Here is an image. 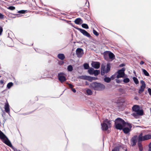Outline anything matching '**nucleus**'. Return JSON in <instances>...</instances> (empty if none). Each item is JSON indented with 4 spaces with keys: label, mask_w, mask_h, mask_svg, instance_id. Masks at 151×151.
<instances>
[{
    "label": "nucleus",
    "mask_w": 151,
    "mask_h": 151,
    "mask_svg": "<svg viewBox=\"0 0 151 151\" xmlns=\"http://www.w3.org/2000/svg\"><path fill=\"white\" fill-rule=\"evenodd\" d=\"M123 82L125 83H128L129 82L130 80L128 78H126L124 79Z\"/></svg>",
    "instance_id": "34"
},
{
    "label": "nucleus",
    "mask_w": 151,
    "mask_h": 151,
    "mask_svg": "<svg viewBox=\"0 0 151 151\" xmlns=\"http://www.w3.org/2000/svg\"><path fill=\"white\" fill-rule=\"evenodd\" d=\"M86 93L88 95H91L92 94V91L90 89H88L86 90Z\"/></svg>",
    "instance_id": "28"
},
{
    "label": "nucleus",
    "mask_w": 151,
    "mask_h": 151,
    "mask_svg": "<svg viewBox=\"0 0 151 151\" xmlns=\"http://www.w3.org/2000/svg\"><path fill=\"white\" fill-rule=\"evenodd\" d=\"M7 9L11 10H13L15 9V7L13 6H10L7 8Z\"/></svg>",
    "instance_id": "35"
},
{
    "label": "nucleus",
    "mask_w": 151,
    "mask_h": 151,
    "mask_svg": "<svg viewBox=\"0 0 151 151\" xmlns=\"http://www.w3.org/2000/svg\"><path fill=\"white\" fill-rule=\"evenodd\" d=\"M74 22L76 24H79L82 23L83 21L80 18H77L75 20Z\"/></svg>",
    "instance_id": "16"
},
{
    "label": "nucleus",
    "mask_w": 151,
    "mask_h": 151,
    "mask_svg": "<svg viewBox=\"0 0 151 151\" xmlns=\"http://www.w3.org/2000/svg\"><path fill=\"white\" fill-rule=\"evenodd\" d=\"M19 151H21L19 150Z\"/></svg>",
    "instance_id": "57"
},
{
    "label": "nucleus",
    "mask_w": 151,
    "mask_h": 151,
    "mask_svg": "<svg viewBox=\"0 0 151 151\" xmlns=\"http://www.w3.org/2000/svg\"><path fill=\"white\" fill-rule=\"evenodd\" d=\"M148 91L149 94L151 96V89L150 88H148Z\"/></svg>",
    "instance_id": "43"
},
{
    "label": "nucleus",
    "mask_w": 151,
    "mask_h": 151,
    "mask_svg": "<svg viewBox=\"0 0 151 151\" xmlns=\"http://www.w3.org/2000/svg\"><path fill=\"white\" fill-rule=\"evenodd\" d=\"M86 79L90 82L92 81V77L90 76H86Z\"/></svg>",
    "instance_id": "31"
},
{
    "label": "nucleus",
    "mask_w": 151,
    "mask_h": 151,
    "mask_svg": "<svg viewBox=\"0 0 151 151\" xmlns=\"http://www.w3.org/2000/svg\"><path fill=\"white\" fill-rule=\"evenodd\" d=\"M58 57L59 59L63 60L65 58V56L63 54L59 53L58 55Z\"/></svg>",
    "instance_id": "19"
},
{
    "label": "nucleus",
    "mask_w": 151,
    "mask_h": 151,
    "mask_svg": "<svg viewBox=\"0 0 151 151\" xmlns=\"http://www.w3.org/2000/svg\"><path fill=\"white\" fill-rule=\"evenodd\" d=\"M3 31V29L0 26V35H1Z\"/></svg>",
    "instance_id": "41"
},
{
    "label": "nucleus",
    "mask_w": 151,
    "mask_h": 151,
    "mask_svg": "<svg viewBox=\"0 0 151 151\" xmlns=\"http://www.w3.org/2000/svg\"><path fill=\"white\" fill-rule=\"evenodd\" d=\"M116 82L118 83H121V81L119 80L118 79H116Z\"/></svg>",
    "instance_id": "48"
},
{
    "label": "nucleus",
    "mask_w": 151,
    "mask_h": 151,
    "mask_svg": "<svg viewBox=\"0 0 151 151\" xmlns=\"http://www.w3.org/2000/svg\"><path fill=\"white\" fill-rule=\"evenodd\" d=\"M1 77V76L0 75V77Z\"/></svg>",
    "instance_id": "56"
},
{
    "label": "nucleus",
    "mask_w": 151,
    "mask_h": 151,
    "mask_svg": "<svg viewBox=\"0 0 151 151\" xmlns=\"http://www.w3.org/2000/svg\"><path fill=\"white\" fill-rule=\"evenodd\" d=\"M63 74V73H60L58 75V79L62 83L64 82L66 80V77L65 76L62 75Z\"/></svg>",
    "instance_id": "10"
},
{
    "label": "nucleus",
    "mask_w": 151,
    "mask_h": 151,
    "mask_svg": "<svg viewBox=\"0 0 151 151\" xmlns=\"http://www.w3.org/2000/svg\"><path fill=\"white\" fill-rule=\"evenodd\" d=\"M150 145H151V142L150 143Z\"/></svg>",
    "instance_id": "55"
},
{
    "label": "nucleus",
    "mask_w": 151,
    "mask_h": 151,
    "mask_svg": "<svg viewBox=\"0 0 151 151\" xmlns=\"http://www.w3.org/2000/svg\"><path fill=\"white\" fill-rule=\"evenodd\" d=\"M132 109L133 111L136 112L132 114V115L134 117H135L138 115H142L143 114V110L139 109V107L138 105H134L132 107Z\"/></svg>",
    "instance_id": "3"
},
{
    "label": "nucleus",
    "mask_w": 151,
    "mask_h": 151,
    "mask_svg": "<svg viewBox=\"0 0 151 151\" xmlns=\"http://www.w3.org/2000/svg\"><path fill=\"white\" fill-rule=\"evenodd\" d=\"M144 62L143 61H141L140 62V64L141 65H143V64H144Z\"/></svg>",
    "instance_id": "51"
},
{
    "label": "nucleus",
    "mask_w": 151,
    "mask_h": 151,
    "mask_svg": "<svg viewBox=\"0 0 151 151\" xmlns=\"http://www.w3.org/2000/svg\"><path fill=\"white\" fill-rule=\"evenodd\" d=\"M0 139L2 142L11 148H13V146L8 138L6 135L0 130Z\"/></svg>",
    "instance_id": "1"
},
{
    "label": "nucleus",
    "mask_w": 151,
    "mask_h": 151,
    "mask_svg": "<svg viewBox=\"0 0 151 151\" xmlns=\"http://www.w3.org/2000/svg\"><path fill=\"white\" fill-rule=\"evenodd\" d=\"M140 83L142 85L141 86L139 90L138 93L139 94H141L144 91L146 87V85L144 81L141 80L140 81Z\"/></svg>",
    "instance_id": "8"
},
{
    "label": "nucleus",
    "mask_w": 151,
    "mask_h": 151,
    "mask_svg": "<svg viewBox=\"0 0 151 151\" xmlns=\"http://www.w3.org/2000/svg\"><path fill=\"white\" fill-rule=\"evenodd\" d=\"M70 88H71L72 89L73 88V86L71 84H68Z\"/></svg>",
    "instance_id": "45"
},
{
    "label": "nucleus",
    "mask_w": 151,
    "mask_h": 151,
    "mask_svg": "<svg viewBox=\"0 0 151 151\" xmlns=\"http://www.w3.org/2000/svg\"><path fill=\"white\" fill-rule=\"evenodd\" d=\"M112 151H119V150L117 147H115L114 149L112 150Z\"/></svg>",
    "instance_id": "44"
},
{
    "label": "nucleus",
    "mask_w": 151,
    "mask_h": 151,
    "mask_svg": "<svg viewBox=\"0 0 151 151\" xmlns=\"http://www.w3.org/2000/svg\"><path fill=\"white\" fill-rule=\"evenodd\" d=\"M91 65L96 69H98L100 66V63L98 62L93 61L91 63Z\"/></svg>",
    "instance_id": "14"
},
{
    "label": "nucleus",
    "mask_w": 151,
    "mask_h": 151,
    "mask_svg": "<svg viewBox=\"0 0 151 151\" xmlns=\"http://www.w3.org/2000/svg\"><path fill=\"white\" fill-rule=\"evenodd\" d=\"M4 15L0 13V19H3L4 18Z\"/></svg>",
    "instance_id": "39"
},
{
    "label": "nucleus",
    "mask_w": 151,
    "mask_h": 151,
    "mask_svg": "<svg viewBox=\"0 0 151 151\" xmlns=\"http://www.w3.org/2000/svg\"><path fill=\"white\" fill-rule=\"evenodd\" d=\"M67 70L69 71H72L73 70L72 66L71 65H68L67 68Z\"/></svg>",
    "instance_id": "27"
},
{
    "label": "nucleus",
    "mask_w": 151,
    "mask_h": 151,
    "mask_svg": "<svg viewBox=\"0 0 151 151\" xmlns=\"http://www.w3.org/2000/svg\"><path fill=\"white\" fill-rule=\"evenodd\" d=\"M133 80L135 83L137 84L139 83V82L138 79L135 77H134L133 78Z\"/></svg>",
    "instance_id": "30"
},
{
    "label": "nucleus",
    "mask_w": 151,
    "mask_h": 151,
    "mask_svg": "<svg viewBox=\"0 0 151 151\" xmlns=\"http://www.w3.org/2000/svg\"><path fill=\"white\" fill-rule=\"evenodd\" d=\"M13 85L12 82H10L8 83L7 85V87L8 88H10Z\"/></svg>",
    "instance_id": "33"
},
{
    "label": "nucleus",
    "mask_w": 151,
    "mask_h": 151,
    "mask_svg": "<svg viewBox=\"0 0 151 151\" xmlns=\"http://www.w3.org/2000/svg\"><path fill=\"white\" fill-rule=\"evenodd\" d=\"M142 133H141L138 136L139 141H144L151 139V134H147L142 136Z\"/></svg>",
    "instance_id": "5"
},
{
    "label": "nucleus",
    "mask_w": 151,
    "mask_h": 151,
    "mask_svg": "<svg viewBox=\"0 0 151 151\" xmlns=\"http://www.w3.org/2000/svg\"><path fill=\"white\" fill-rule=\"evenodd\" d=\"M125 66V64H120V65H119V66L120 67H123V66Z\"/></svg>",
    "instance_id": "52"
},
{
    "label": "nucleus",
    "mask_w": 151,
    "mask_h": 151,
    "mask_svg": "<svg viewBox=\"0 0 151 151\" xmlns=\"http://www.w3.org/2000/svg\"><path fill=\"white\" fill-rule=\"evenodd\" d=\"M115 123H119L123 125L124 126H126V122L124 120L120 118H118L116 119L115 122Z\"/></svg>",
    "instance_id": "12"
},
{
    "label": "nucleus",
    "mask_w": 151,
    "mask_h": 151,
    "mask_svg": "<svg viewBox=\"0 0 151 151\" xmlns=\"http://www.w3.org/2000/svg\"><path fill=\"white\" fill-rule=\"evenodd\" d=\"M90 87L95 90L101 91L104 89L105 87L102 84L95 82L91 84Z\"/></svg>",
    "instance_id": "2"
},
{
    "label": "nucleus",
    "mask_w": 151,
    "mask_h": 151,
    "mask_svg": "<svg viewBox=\"0 0 151 151\" xmlns=\"http://www.w3.org/2000/svg\"><path fill=\"white\" fill-rule=\"evenodd\" d=\"M100 71L99 70H94L93 72V74L95 76H97L100 73Z\"/></svg>",
    "instance_id": "26"
},
{
    "label": "nucleus",
    "mask_w": 151,
    "mask_h": 151,
    "mask_svg": "<svg viewBox=\"0 0 151 151\" xmlns=\"http://www.w3.org/2000/svg\"><path fill=\"white\" fill-rule=\"evenodd\" d=\"M123 131L124 132L125 134H127L129 133L131 130V129L128 128V127H126L123 128Z\"/></svg>",
    "instance_id": "17"
},
{
    "label": "nucleus",
    "mask_w": 151,
    "mask_h": 151,
    "mask_svg": "<svg viewBox=\"0 0 151 151\" xmlns=\"http://www.w3.org/2000/svg\"><path fill=\"white\" fill-rule=\"evenodd\" d=\"M109 56L110 59H114L115 58V56L114 54L111 52H109Z\"/></svg>",
    "instance_id": "22"
},
{
    "label": "nucleus",
    "mask_w": 151,
    "mask_h": 151,
    "mask_svg": "<svg viewBox=\"0 0 151 151\" xmlns=\"http://www.w3.org/2000/svg\"><path fill=\"white\" fill-rule=\"evenodd\" d=\"M126 126H128L129 128L131 129L132 127V125L131 124L128 123H126Z\"/></svg>",
    "instance_id": "38"
},
{
    "label": "nucleus",
    "mask_w": 151,
    "mask_h": 151,
    "mask_svg": "<svg viewBox=\"0 0 151 151\" xmlns=\"http://www.w3.org/2000/svg\"><path fill=\"white\" fill-rule=\"evenodd\" d=\"M142 70L143 71V72L144 74V75L147 76H149V73L147 72V71L145 70L144 69H142Z\"/></svg>",
    "instance_id": "24"
},
{
    "label": "nucleus",
    "mask_w": 151,
    "mask_h": 151,
    "mask_svg": "<svg viewBox=\"0 0 151 151\" xmlns=\"http://www.w3.org/2000/svg\"><path fill=\"white\" fill-rule=\"evenodd\" d=\"M0 84L4 85V81L3 80H1L0 81Z\"/></svg>",
    "instance_id": "46"
},
{
    "label": "nucleus",
    "mask_w": 151,
    "mask_h": 151,
    "mask_svg": "<svg viewBox=\"0 0 151 151\" xmlns=\"http://www.w3.org/2000/svg\"><path fill=\"white\" fill-rule=\"evenodd\" d=\"M27 10H21L18 11V13L20 14H24L25 13Z\"/></svg>",
    "instance_id": "37"
},
{
    "label": "nucleus",
    "mask_w": 151,
    "mask_h": 151,
    "mask_svg": "<svg viewBox=\"0 0 151 151\" xmlns=\"http://www.w3.org/2000/svg\"><path fill=\"white\" fill-rule=\"evenodd\" d=\"M116 78V74H115L114 75H113L112 76H111L110 78L111 79L113 80Z\"/></svg>",
    "instance_id": "40"
},
{
    "label": "nucleus",
    "mask_w": 151,
    "mask_h": 151,
    "mask_svg": "<svg viewBox=\"0 0 151 151\" xmlns=\"http://www.w3.org/2000/svg\"><path fill=\"white\" fill-rule=\"evenodd\" d=\"M94 71V70L93 68H91L88 70V73L91 75L93 74Z\"/></svg>",
    "instance_id": "23"
},
{
    "label": "nucleus",
    "mask_w": 151,
    "mask_h": 151,
    "mask_svg": "<svg viewBox=\"0 0 151 151\" xmlns=\"http://www.w3.org/2000/svg\"><path fill=\"white\" fill-rule=\"evenodd\" d=\"M115 124L116 128L117 129H122L123 127H124L123 125L120 124L119 123H115Z\"/></svg>",
    "instance_id": "15"
},
{
    "label": "nucleus",
    "mask_w": 151,
    "mask_h": 151,
    "mask_svg": "<svg viewBox=\"0 0 151 151\" xmlns=\"http://www.w3.org/2000/svg\"><path fill=\"white\" fill-rule=\"evenodd\" d=\"M93 33L95 35L97 36L99 35V33L95 30L93 29Z\"/></svg>",
    "instance_id": "36"
},
{
    "label": "nucleus",
    "mask_w": 151,
    "mask_h": 151,
    "mask_svg": "<svg viewBox=\"0 0 151 151\" xmlns=\"http://www.w3.org/2000/svg\"><path fill=\"white\" fill-rule=\"evenodd\" d=\"M83 66L85 69H88L89 67L88 64L87 63L84 64H83Z\"/></svg>",
    "instance_id": "29"
},
{
    "label": "nucleus",
    "mask_w": 151,
    "mask_h": 151,
    "mask_svg": "<svg viewBox=\"0 0 151 151\" xmlns=\"http://www.w3.org/2000/svg\"><path fill=\"white\" fill-rule=\"evenodd\" d=\"M72 90L74 93H76V90L75 88H72Z\"/></svg>",
    "instance_id": "49"
},
{
    "label": "nucleus",
    "mask_w": 151,
    "mask_h": 151,
    "mask_svg": "<svg viewBox=\"0 0 151 151\" xmlns=\"http://www.w3.org/2000/svg\"><path fill=\"white\" fill-rule=\"evenodd\" d=\"M137 136L135 135L132 137L131 139L130 142L132 146H134L136 144L137 142Z\"/></svg>",
    "instance_id": "11"
},
{
    "label": "nucleus",
    "mask_w": 151,
    "mask_h": 151,
    "mask_svg": "<svg viewBox=\"0 0 151 151\" xmlns=\"http://www.w3.org/2000/svg\"><path fill=\"white\" fill-rule=\"evenodd\" d=\"M110 64L109 63H108L106 65V73H108L110 71Z\"/></svg>",
    "instance_id": "21"
},
{
    "label": "nucleus",
    "mask_w": 151,
    "mask_h": 151,
    "mask_svg": "<svg viewBox=\"0 0 151 151\" xmlns=\"http://www.w3.org/2000/svg\"><path fill=\"white\" fill-rule=\"evenodd\" d=\"M75 28L78 30L84 36L88 37H91V35L85 30L78 27Z\"/></svg>",
    "instance_id": "9"
},
{
    "label": "nucleus",
    "mask_w": 151,
    "mask_h": 151,
    "mask_svg": "<svg viewBox=\"0 0 151 151\" xmlns=\"http://www.w3.org/2000/svg\"><path fill=\"white\" fill-rule=\"evenodd\" d=\"M86 85H88V83L86 81Z\"/></svg>",
    "instance_id": "53"
},
{
    "label": "nucleus",
    "mask_w": 151,
    "mask_h": 151,
    "mask_svg": "<svg viewBox=\"0 0 151 151\" xmlns=\"http://www.w3.org/2000/svg\"><path fill=\"white\" fill-rule=\"evenodd\" d=\"M104 81L106 83H109L111 81V79L109 77H106L104 78Z\"/></svg>",
    "instance_id": "25"
},
{
    "label": "nucleus",
    "mask_w": 151,
    "mask_h": 151,
    "mask_svg": "<svg viewBox=\"0 0 151 151\" xmlns=\"http://www.w3.org/2000/svg\"><path fill=\"white\" fill-rule=\"evenodd\" d=\"M92 81L93 80H95L97 79V77H92Z\"/></svg>",
    "instance_id": "47"
},
{
    "label": "nucleus",
    "mask_w": 151,
    "mask_h": 151,
    "mask_svg": "<svg viewBox=\"0 0 151 151\" xmlns=\"http://www.w3.org/2000/svg\"><path fill=\"white\" fill-rule=\"evenodd\" d=\"M82 27L86 29H88L89 28L87 24H82Z\"/></svg>",
    "instance_id": "32"
},
{
    "label": "nucleus",
    "mask_w": 151,
    "mask_h": 151,
    "mask_svg": "<svg viewBox=\"0 0 151 151\" xmlns=\"http://www.w3.org/2000/svg\"><path fill=\"white\" fill-rule=\"evenodd\" d=\"M125 70V68H123L119 70L117 72L118 75L116 76V78H118L124 77L125 75L124 72Z\"/></svg>",
    "instance_id": "6"
},
{
    "label": "nucleus",
    "mask_w": 151,
    "mask_h": 151,
    "mask_svg": "<svg viewBox=\"0 0 151 151\" xmlns=\"http://www.w3.org/2000/svg\"><path fill=\"white\" fill-rule=\"evenodd\" d=\"M106 66L102 64L101 65V72L104 74L106 73Z\"/></svg>",
    "instance_id": "20"
},
{
    "label": "nucleus",
    "mask_w": 151,
    "mask_h": 151,
    "mask_svg": "<svg viewBox=\"0 0 151 151\" xmlns=\"http://www.w3.org/2000/svg\"><path fill=\"white\" fill-rule=\"evenodd\" d=\"M119 102H120L118 101L117 103H119Z\"/></svg>",
    "instance_id": "54"
},
{
    "label": "nucleus",
    "mask_w": 151,
    "mask_h": 151,
    "mask_svg": "<svg viewBox=\"0 0 151 151\" xmlns=\"http://www.w3.org/2000/svg\"><path fill=\"white\" fill-rule=\"evenodd\" d=\"M4 108L5 112L9 114L10 111L9 105L7 100H6V102L5 103Z\"/></svg>",
    "instance_id": "13"
},
{
    "label": "nucleus",
    "mask_w": 151,
    "mask_h": 151,
    "mask_svg": "<svg viewBox=\"0 0 151 151\" xmlns=\"http://www.w3.org/2000/svg\"><path fill=\"white\" fill-rule=\"evenodd\" d=\"M76 53L78 57H81L84 54L83 49L81 48H78L76 50Z\"/></svg>",
    "instance_id": "7"
},
{
    "label": "nucleus",
    "mask_w": 151,
    "mask_h": 151,
    "mask_svg": "<svg viewBox=\"0 0 151 151\" xmlns=\"http://www.w3.org/2000/svg\"><path fill=\"white\" fill-rule=\"evenodd\" d=\"M102 129L104 131H106L109 127H111L110 121L107 119H106L103 122V123L101 124Z\"/></svg>",
    "instance_id": "4"
},
{
    "label": "nucleus",
    "mask_w": 151,
    "mask_h": 151,
    "mask_svg": "<svg viewBox=\"0 0 151 151\" xmlns=\"http://www.w3.org/2000/svg\"><path fill=\"white\" fill-rule=\"evenodd\" d=\"M148 151H151V145H150L149 146Z\"/></svg>",
    "instance_id": "50"
},
{
    "label": "nucleus",
    "mask_w": 151,
    "mask_h": 151,
    "mask_svg": "<svg viewBox=\"0 0 151 151\" xmlns=\"http://www.w3.org/2000/svg\"><path fill=\"white\" fill-rule=\"evenodd\" d=\"M138 145L140 151H142L143 150V148L142 146V143L141 142L142 141H139V139H138Z\"/></svg>",
    "instance_id": "18"
},
{
    "label": "nucleus",
    "mask_w": 151,
    "mask_h": 151,
    "mask_svg": "<svg viewBox=\"0 0 151 151\" xmlns=\"http://www.w3.org/2000/svg\"><path fill=\"white\" fill-rule=\"evenodd\" d=\"M32 112H27V113H23L22 114L23 115H29V114H30L31 113H32Z\"/></svg>",
    "instance_id": "42"
}]
</instances>
